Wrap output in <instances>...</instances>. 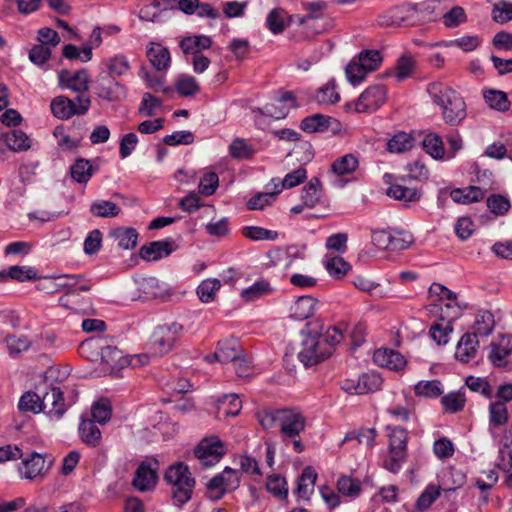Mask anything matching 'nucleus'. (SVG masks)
Listing matches in <instances>:
<instances>
[{"instance_id":"603ef678","label":"nucleus","mask_w":512,"mask_h":512,"mask_svg":"<svg viewBox=\"0 0 512 512\" xmlns=\"http://www.w3.org/2000/svg\"><path fill=\"white\" fill-rule=\"evenodd\" d=\"M376 431L373 428L360 429L345 435L342 444L350 440H356L359 444L372 448L375 443Z\"/></svg>"},{"instance_id":"a878e982","label":"nucleus","mask_w":512,"mask_h":512,"mask_svg":"<svg viewBox=\"0 0 512 512\" xmlns=\"http://www.w3.org/2000/svg\"><path fill=\"white\" fill-rule=\"evenodd\" d=\"M211 44L212 40L210 37L206 35H194L184 37L180 41L179 47L184 54H192L195 56L196 54H201V51L210 48Z\"/></svg>"},{"instance_id":"ddd939ff","label":"nucleus","mask_w":512,"mask_h":512,"mask_svg":"<svg viewBox=\"0 0 512 512\" xmlns=\"http://www.w3.org/2000/svg\"><path fill=\"white\" fill-rule=\"evenodd\" d=\"M81 275H58L53 277H45L38 284V289L47 293H57L65 291L71 293L76 285L80 283Z\"/></svg>"},{"instance_id":"7ed1b4c3","label":"nucleus","mask_w":512,"mask_h":512,"mask_svg":"<svg viewBox=\"0 0 512 512\" xmlns=\"http://www.w3.org/2000/svg\"><path fill=\"white\" fill-rule=\"evenodd\" d=\"M165 480L172 485L173 499L178 506L189 501L195 486V480L191 476L188 466L183 463L170 466L165 473Z\"/></svg>"},{"instance_id":"4468645a","label":"nucleus","mask_w":512,"mask_h":512,"mask_svg":"<svg viewBox=\"0 0 512 512\" xmlns=\"http://www.w3.org/2000/svg\"><path fill=\"white\" fill-rule=\"evenodd\" d=\"M237 472L226 467L222 474L214 476L207 484V488L210 492V497L213 499H219L228 490L238 486L239 480L236 476Z\"/></svg>"},{"instance_id":"6e6d98bb","label":"nucleus","mask_w":512,"mask_h":512,"mask_svg":"<svg viewBox=\"0 0 512 512\" xmlns=\"http://www.w3.org/2000/svg\"><path fill=\"white\" fill-rule=\"evenodd\" d=\"M7 276L19 282L33 281L39 278L38 270L31 266H11L7 271Z\"/></svg>"},{"instance_id":"4be33fe9","label":"nucleus","mask_w":512,"mask_h":512,"mask_svg":"<svg viewBox=\"0 0 512 512\" xmlns=\"http://www.w3.org/2000/svg\"><path fill=\"white\" fill-rule=\"evenodd\" d=\"M478 349V338L474 334L465 333L456 345L455 358L462 363H468L476 357Z\"/></svg>"},{"instance_id":"69168bd1","label":"nucleus","mask_w":512,"mask_h":512,"mask_svg":"<svg viewBox=\"0 0 512 512\" xmlns=\"http://www.w3.org/2000/svg\"><path fill=\"white\" fill-rule=\"evenodd\" d=\"M111 405L107 399L95 402L91 409L93 421L99 424L107 423L111 418Z\"/></svg>"},{"instance_id":"f257e3e1","label":"nucleus","mask_w":512,"mask_h":512,"mask_svg":"<svg viewBox=\"0 0 512 512\" xmlns=\"http://www.w3.org/2000/svg\"><path fill=\"white\" fill-rule=\"evenodd\" d=\"M323 329V324L315 320L307 323L301 332L303 339L298 359L306 367L327 359L333 353L335 345L343 338L341 331L336 327H329L325 331Z\"/></svg>"},{"instance_id":"6ab92c4d","label":"nucleus","mask_w":512,"mask_h":512,"mask_svg":"<svg viewBox=\"0 0 512 512\" xmlns=\"http://www.w3.org/2000/svg\"><path fill=\"white\" fill-rule=\"evenodd\" d=\"M157 470L151 463L143 462L137 468L133 479V486L141 492L153 489L157 482Z\"/></svg>"},{"instance_id":"f704fd0d","label":"nucleus","mask_w":512,"mask_h":512,"mask_svg":"<svg viewBox=\"0 0 512 512\" xmlns=\"http://www.w3.org/2000/svg\"><path fill=\"white\" fill-rule=\"evenodd\" d=\"M110 236L123 249H132L137 244L138 235L132 228H116L110 233Z\"/></svg>"},{"instance_id":"dca6fc26","label":"nucleus","mask_w":512,"mask_h":512,"mask_svg":"<svg viewBox=\"0 0 512 512\" xmlns=\"http://www.w3.org/2000/svg\"><path fill=\"white\" fill-rule=\"evenodd\" d=\"M50 468V462H47L43 455L32 453L30 458L22 461L19 467L21 478L34 480L37 477H43Z\"/></svg>"},{"instance_id":"f3484780","label":"nucleus","mask_w":512,"mask_h":512,"mask_svg":"<svg viewBox=\"0 0 512 512\" xmlns=\"http://www.w3.org/2000/svg\"><path fill=\"white\" fill-rule=\"evenodd\" d=\"M97 95L107 101H121L126 96V88L120 82L101 77L96 82Z\"/></svg>"},{"instance_id":"774afa93","label":"nucleus","mask_w":512,"mask_h":512,"mask_svg":"<svg viewBox=\"0 0 512 512\" xmlns=\"http://www.w3.org/2000/svg\"><path fill=\"white\" fill-rule=\"evenodd\" d=\"M325 268L330 276L335 278H341L348 272L350 266L341 257H331L326 260Z\"/></svg>"},{"instance_id":"13d9d810","label":"nucleus","mask_w":512,"mask_h":512,"mask_svg":"<svg viewBox=\"0 0 512 512\" xmlns=\"http://www.w3.org/2000/svg\"><path fill=\"white\" fill-rule=\"evenodd\" d=\"M357 59L369 73L377 70L383 61L378 50H363L359 53Z\"/></svg>"},{"instance_id":"5701e85b","label":"nucleus","mask_w":512,"mask_h":512,"mask_svg":"<svg viewBox=\"0 0 512 512\" xmlns=\"http://www.w3.org/2000/svg\"><path fill=\"white\" fill-rule=\"evenodd\" d=\"M146 56L150 64L159 72L166 71L170 67V53L160 43L150 42L146 49Z\"/></svg>"},{"instance_id":"bb28decb","label":"nucleus","mask_w":512,"mask_h":512,"mask_svg":"<svg viewBox=\"0 0 512 512\" xmlns=\"http://www.w3.org/2000/svg\"><path fill=\"white\" fill-rule=\"evenodd\" d=\"M495 327L494 316L490 311L480 310L475 315V320L472 325V332L477 338L479 336H488L492 333Z\"/></svg>"},{"instance_id":"a18cd8bd","label":"nucleus","mask_w":512,"mask_h":512,"mask_svg":"<svg viewBox=\"0 0 512 512\" xmlns=\"http://www.w3.org/2000/svg\"><path fill=\"white\" fill-rule=\"evenodd\" d=\"M221 283L216 278L203 280L197 288V295L203 303H209L215 299Z\"/></svg>"},{"instance_id":"20e7f679","label":"nucleus","mask_w":512,"mask_h":512,"mask_svg":"<svg viewBox=\"0 0 512 512\" xmlns=\"http://www.w3.org/2000/svg\"><path fill=\"white\" fill-rule=\"evenodd\" d=\"M81 353L96 351L100 354V360L103 373H114L115 371L127 366L128 357L123 356L118 348L103 345L102 341H87L81 344Z\"/></svg>"},{"instance_id":"2eb2a0df","label":"nucleus","mask_w":512,"mask_h":512,"mask_svg":"<svg viewBox=\"0 0 512 512\" xmlns=\"http://www.w3.org/2000/svg\"><path fill=\"white\" fill-rule=\"evenodd\" d=\"M59 85L76 93H83L89 89L90 78L87 70L82 69L74 73L61 70L58 74Z\"/></svg>"},{"instance_id":"c85d7f7f","label":"nucleus","mask_w":512,"mask_h":512,"mask_svg":"<svg viewBox=\"0 0 512 512\" xmlns=\"http://www.w3.org/2000/svg\"><path fill=\"white\" fill-rule=\"evenodd\" d=\"M415 71V58L411 54L405 53L397 60L392 75L398 82H402L412 77Z\"/></svg>"},{"instance_id":"39448f33","label":"nucleus","mask_w":512,"mask_h":512,"mask_svg":"<svg viewBox=\"0 0 512 512\" xmlns=\"http://www.w3.org/2000/svg\"><path fill=\"white\" fill-rule=\"evenodd\" d=\"M182 331L183 326L176 322L158 326L150 338V345L154 354L164 355L171 351Z\"/></svg>"},{"instance_id":"c756f323","label":"nucleus","mask_w":512,"mask_h":512,"mask_svg":"<svg viewBox=\"0 0 512 512\" xmlns=\"http://www.w3.org/2000/svg\"><path fill=\"white\" fill-rule=\"evenodd\" d=\"M332 122H336L332 117L317 113L304 118L301 129L307 133L325 132L329 130Z\"/></svg>"},{"instance_id":"473e14b6","label":"nucleus","mask_w":512,"mask_h":512,"mask_svg":"<svg viewBox=\"0 0 512 512\" xmlns=\"http://www.w3.org/2000/svg\"><path fill=\"white\" fill-rule=\"evenodd\" d=\"M358 158L354 154H345L337 158L331 165V170L338 176L349 175L357 170Z\"/></svg>"},{"instance_id":"49530a36","label":"nucleus","mask_w":512,"mask_h":512,"mask_svg":"<svg viewBox=\"0 0 512 512\" xmlns=\"http://www.w3.org/2000/svg\"><path fill=\"white\" fill-rule=\"evenodd\" d=\"M414 145V139L405 132L395 134L387 143L388 151L392 153H403L410 150Z\"/></svg>"},{"instance_id":"8fccbe9b","label":"nucleus","mask_w":512,"mask_h":512,"mask_svg":"<svg viewBox=\"0 0 512 512\" xmlns=\"http://www.w3.org/2000/svg\"><path fill=\"white\" fill-rule=\"evenodd\" d=\"M175 89L180 95L189 97L198 93L200 86L195 77L183 74L178 77L175 83Z\"/></svg>"},{"instance_id":"0e129e2a","label":"nucleus","mask_w":512,"mask_h":512,"mask_svg":"<svg viewBox=\"0 0 512 512\" xmlns=\"http://www.w3.org/2000/svg\"><path fill=\"white\" fill-rule=\"evenodd\" d=\"M339 99L340 96L339 93L336 91V83L334 80L329 81L316 93V100L320 104H334L338 102Z\"/></svg>"},{"instance_id":"393cba45","label":"nucleus","mask_w":512,"mask_h":512,"mask_svg":"<svg viewBox=\"0 0 512 512\" xmlns=\"http://www.w3.org/2000/svg\"><path fill=\"white\" fill-rule=\"evenodd\" d=\"M216 408V417L222 420L229 416L238 415L242 408V402L236 394L225 395L217 401Z\"/></svg>"},{"instance_id":"a19ab883","label":"nucleus","mask_w":512,"mask_h":512,"mask_svg":"<svg viewBox=\"0 0 512 512\" xmlns=\"http://www.w3.org/2000/svg\"><path fill=\"white\" fill-rule=\"evenodd\" d=\"M6 145L12 151H23L30 148L29 137L22 130H11L4 135Z\"/></svg>"},{"instance_id":"6e6552de","label":"nucleus","mask_w":512,"mask_h":512,"mask_svg":"<svg viewBox=\"0 0 512 512\" xmlns=\"http://www.w3.org/2000/svg\"><path fill=\"white\" fill-rule=\"evenodd\" d=\"M227 447L217 436L204 438L195 448V456L203 467H212L226 454Z\"/></svg>"},{"instance_id":"7c9ffc66","label":"nucleus","mask_w":512,"mask_h":512,"mask_svg":"<svg viewBox=\"0 0 512 512\" xmlns=\"http://www.w3.org/2000/svg\"><path fill=\"white\" fill-rule=\"evenodd\" d=\"M317 479V474L311 467H306L297 483L296 493L299 498L309 500L314 492V486Z\"/></svg>"},{"instance_id":"e2e57ef3","label":"nucleus","mask_w":512,"mask_h":512,"mask_svg":"<svg viewBox=\"0 0 512 512\" xmlns=\"http://www.w3.org/2000/svg\"><path fill=\"white\" fill-rule=\"evenodd\" d=\"M337 489L342 495L356 497L360 494L361 484L350 476H341L337 481Z\"/></svg>"},{"instance_id":"72a5a7b5","label":"nucleus","mask_w":512,"mask_h":512,"mask_svg":"<svg viewBox=\"0 0 512 512\" xmlns=\"http://www.w3.org/2000/svg\"><path fill=\"white\" fill-rule=\"evenodd\" d=\"M17 407L22 413H41L40 392L37 389L35 391L25 392L20 397Z\"/></svg>"},{"instance_id":"9b49d317","label":"nucleus","mask_w":512,"mask_h":512,"mask_svg":"<svg viewBox=\"0 0 512 512\" xmlns=\"http://www.w3.org/2000/svg\"><path fill=\"white\" fill-rule=\"evenodd\" d=\"M417 9L410 5L398 6L380 15L377 22L382 27H400L413 25L412 18Z\"/></svg>"},{"instance_id":"f8f14e48","label":"nucleus","mask_w":512,"mask_h":512,"mask_svg":"<svg viewBox=\"0 0 512 512\" xmlns=\"http://www.w3.org/2000/svg\"><path fill=\"white\" fill-rule=\"evenodd\" d=\"M176 9V0H153L139 10V18L149 22H162L170 10Z\"/></svg>"},{"instance_id":"0eeeda50","label":"nucleus","mask_w":512,"mask_h":512,"mask_svg":"<svg viewBox=\"0 0 512 512\" xmlns=\"http://www.w3.org/2000/svg\"><path fill=\"white\" fill-rule=\"evenodd\" d=\"M37 390L40 392L41 412L51 418L60 419L67 410L62 390L46 384L37 386Z\"/></svg>"},{"instance_id":"a211bd4d","label":"nucleus","mask_w":512,"mask_h":512,"mask_svg":"<svg viewBox=\"0 0 512 512\" xmlns=\"http://www.w3.org/2000/svg\"><path fill=\"white\" fill-rule=\"evenodd\" d=\"M318 307V300L312 296L298 297L289 308V317L297 321H303L313 316Z\"/></svg>"},{"instance_id":"79ce46f5","label":"nucleus","mask_w":512,"mask_h":512,"mask_svg":"<svg viewBox=\"0 0 512 512\" xmlns=\"http://www.w3.org/2000/svg\"><path fill=\"white\" fill-rule=\"evenodd\" d=\"M272 292V287L270 283L266 280H260L253 283L246 289L241 291V297L247 301L252 302L255 301L265 295H268Z\"/></svg>"},{"instance_id":"f03ea898","label":"nucleus","mask_w":512,"mask_h":512,"mask_svg":"<svg viewBox=\"0 0 512 512\" xmlns=\"http://www.w3.org/2000/svg\"><path fill=\"white\" fill-rule=\"evenodd\" d=\"M427 92L434 104L439 106L445 123L456 126L466 117V103L454 89L442 82L430 83Z\"/></svg>"},{"instance_id":"bf43d9fd","label":"nucleus","mask_w":512,"mask_h":512,"mask_svg":"<svg viewBox=\"0 0 512 512\" xmlns=\"http://www.w3.org/2000/svg\"><path fill=\"white\" fill-rule=\"evenodd\" d=\"M286 18L287 14L283 9H273L266 19L268 29L274 34L281 33L287 26Z\"/></svg>"},{"instance_id":"9d476101","label":"nucleus","mask_w":512,"mask_h":512,"mask_svg":"<svg viewBox=\"0 0 512 512\" xmlns=\"http://www.w3.org/2000/svg\"><path fill=\"white\" fill-rule=\"evenodd\" d=\"M386 98L387 91L383 85H371L358 97L354 103V110L357 113L373 112L384 104Z\"/></svg>"},{"instance_id":"412c9836","label":"nucleus","mask_w":512,"mask_h":512,"mask_svg":"<svg viewBox=\"0 0 512 512\" xmlns=\"http://www.w3.org/2000/svg\"><path fill=\"white\" fill-rule=\"evenodd\" d=\"M511 354L512 335H502L491 343V351L488 358L494 366L501 367L506 365V358Z\"/></svg>"},{"instance_id":"864d4df0","label":"nucleus","mask_w":512,"mask_h":512,"mask_svg":"<svg viewBox=\"0 0 512 512\" xmlns=\"http://www.w3.org/2000/svg\"><path fill=\"white\" fill-rule=\"evenodd\" d=\"M70 173L72 178L78 183H86L93 174L92 165L88 160L78 159L71 166Z\"/></svg>"},{"instance_id":"2f4dec72","label":"nucleus","mask_w":512,"mask_h":512,"mask_svg":"<svg viewBox=\"0 0 512 512\" xmlns=\"http://www.w3.org/2000/svg\"><path fill=\"white\" fill-rule=\"evenodd\" d=\"M94 422L95 421L90 419H82L79 425V434L85 444L96 447L99 445L102 435L100 429Z\"/></svg>"},{"instance_id":"680f3d73","label":"nucleus","mask_w":512,"mask_h":512,"mask_svg":"<svg viewBox=\"0 0 512 512\" xmlns=\"http://www.w3.org/2000/svg\"><path fill=\"white\" fill-rule=\"evenodd\" d=\"M345 74L349 83L355 86L363 82L369 72L364 69L357 58H354L346 66Z\"/></svg>"},{"instance_id":"052dcab7","label":"nucleus","mask_w":512,"mask_h":512,"mask_svg":"<svg viewBox=\"0 0 512 512\" xmlns=\"http://www.w3.org/2000/svg\"><path fill=\"white\" fill-rule=\"evenodd\" d=\"M242 234L246 238L253 241L270 240L274 241L278 238V232L268 230L258 226H247L242 229Z\"/></svg>"},{"instance_id":"37998d69","label":"nucleus","mask_w":512,"mask_h":512,"mask_svg":"<svg viewBox=\"0 0 512 512\" xmlns=\"http://www.w3.org/2000/svg\"><path fill=\"white\" fill-rule=\"evenodd\" d=\"M414 393L419 397L436 398L443 393V386L439 380L419 381L414 386Z\"/></svg>"},{"instance_id":"3c124183","label":"nucleus","mask_w":512,"mask_h":512,"mask_svg":"<svg viewBox=\"0 0 512 512\" xmlns=\"http://www.w3.org/2000/svg\"><path fill=\"white\" fill-rule=\"evenodd\" d=\"M509 420L508 410L501 401H495L489 405V424L497 427L505 425Z\"/></svg>"},{"instance_id":"b1692460","label":"nucleus","mask_w":512,"mask_h":512,"mask_svg":"<svg viewBox=\"0 0 512 512\" xmlns=\"http://www.w3.org/2000/svg\"><path fill=\"white\" fill-rule=\"evenodd\" d=\"M243 348L234 338L224 339L218 342L213 357L221 363H228L238 359L242 355Z\"/></svg>"},{"instance_id":"de8ad7c7","label":"nucleus","mask_w":512,"mask_h":512,"mask_svg":"<svg viewBox=\"0 0 512 512\" xmlns=\"http://www.w3.org/2000/svg\"><path fill=\"white\" fill-rule=\"evenodd\" d=\"M5 345L9 355L17 357L19 354L30 348L31 342L24 335H9L5 338Z\"/></svg>"},{"instance_id":"ea45409f","label":"nucleus","mask_w":512,"mask_h":512,"mask_svg":"<svg viewBox=\"0 0 512 512\" xmlns=\"http://www.w3.org/2000/svg\"><path fill=\"white\" fill-rule=\"evenodd\" d=\"M425 151L434 159H444L445 148L441 137L436 133H429L422 142Z\"/></svg>"},{"instance_id":"423d86ee","label":"nucleus","mask_w":512,"mask_h":512,"mask_svg":"<svg viewBox=\"0 0 512 512\" xmlns=\"http://www.w3.org/2000/svg\"><path fill=\"white\" fill-rule=\"evenodd\" d=\"M91 105L89 97L79 95L77 103L66 96L55 97L50 104L51 112L58 119H69L74 115H84Z\"/></svg>"},{"instance_id":"c9c22d12","label":"nucleus","mask_w":512,"mask_h":512,"mask_svg":"<svg viewBox=\"0 0 512 512\" xmlns=\"http://www.w3.org/2000/svg\"><path fill=\"white\" fill-rule=\"evenodd\" d=\"M450 196L456 203L470 204L481 200L484 193L479 187L470 186L464 189H454L451 191Z\"/></svg>"},{"instance_id":"58836bf2","label":"nucleus","mask_w":512,"mask_h":512,"mask_svg":"<svg viewBox=\"0 0 512 512\" xmlns=\"http://www.w3.org/2000/svg\"><path fill=\"white\" fill-rule=\"evenodd\" d=\"M321 182L318 178L313 177L308 184L303 187L302 201L308 208H313L320 201Z\"/></svg>"},{"instance_id":"e433bc0d","label":"nucleus","mask_w":512,"mask_h":512,"mask_svg":"<svg viewBox=\"0 0 512 512\" xmlns=\"http://www.w3.org/2000/svg\"><path fill=\"white\" fill-rule=\"evenodd\" d=\"M386 194L394 198L395 200L405 201V202H414L420 199L421 192L412 187H406L399 184L391 185Z\"/></svg>"},{"instance_id":"5fc2aeb1","label":"nucleus","mask_w":512,"mask_h":512,"mask_svg":"<svg viewBox=\"0 0 512 512\" xmlns=\"http://www.w3.org/2000/svg\"><path fill=\"white\" fill-rule=\"evenodd\" d=\"M484 99L487 105L498 111H507L510 103L506 93L499 90H488L484 92Z\"/></svg>"},{"instance_id":"aec40b11","label":"nucleus","mask_w":512,"mask_h":512,"mask_svg":"<svg viewBox=\"0 0 512 512\" xmlns=\"http://www.w3.org/2000/svg\"><path fill=\"white\" fill-rule=\"evenodd\" d=\"M373 361L381 367L393 371H401L406 366V360L398 351L381 348L374 352Z\"/></svg>"},{"instance_id":"c03bdc74","label":"nucleus","mask_w":512,"mask_h":512,"mask_svg":"<svg viewBox=\"0 0 512 512\" xmlns=\"http://www.w3.org/2000/svg\"><path fill=\"white\" fill-rule=\"evenodd\" d=\"M358 378L360 382L359 390L361 395L378 391L381 389L383 384L381 375L375 371L363 373Z\"/></svg>"},{"instance_id":"4c0bfd02","label":"nucleus","mask_w":512,"mask_h":512,"mask_svg":"<svg viewBox=\"0 0 512 512\" xmlns=\"http://www.w3.org/2000/svg\"><path fill=\"white\" fill-rule=\"evenodd\" d=\"M120 207L108 200H96L90 206V213L94 217L113 218L120 213Z\"/></svg>"},{"instance_id":"1a4fd4ad","label":"nucleus","mask_w":512,"mask_h":512,"mask_svg":"<svg viewBox=\"0 0 512 512\" xmlns=\"http://www.w3.org/2000/svg\"><path fill=\"white\" fill-rule=\"evenodd\" d=\"M306 419L298 409H280L278 427L283 438H295L304 431Z\"/></svg>"},{"instance_id":"cd10ccee","label":"nucleus","mask_w":512,"mask_h":512,"mask_svg":"<svg viewBox=\"0 0 512 512\" xmlns=\"http://www.w3.org/2000/svg\"><path fill=\"white\" fill-rule=\"evenodd\" d=\"M172 252L170 241H154L140 249V255L146 260H159L167 257Z\"/></svg>"},{"instance_id":"4d7b16f0","label":"nucleus","mask_w":512,"mask_h":512,"mask_svg":"<svg viewBox=\"0 0 512 512\" xmlns=\"http://www.w3.org/2000/svg\"><path fill=\"white\" fill-rule=\"evenodd\" d=\"M465 395L461 391L450 392L441 398V404L446 412L456 413L465 405Z\"/></svg>"},{"instance_id":"338daca9","label":"nucleus","mask_w":512,"mask_h":512,"mask_svg":"<svg viewBox=\"0 0 512 512\" xmlns=\"http://www.w3.org/2000/svg\"><path fill=\"white\" fill-rule=\"evenodd\" d=\"M139 76L145 81L146 86L154 92L169 94L172 91L170 87L164 86V80L161 77L149 73L146 68L140 69Z\"/></svg>"},{"instance_id":"09e8293b","label":"nucleus","mask_w":512,"mask_h":512,"mask_svg":"<svg viewBox=\"0 0 512 512\" xmlns=\"http://www.w3.org/2000/svg\"><path fill=\"white\" fill-rule=\"evenodd\" d=\"M105 66L110 74L115 76H123L130 69L128 58L123 54H116L105 61Z\"/></svg>"}]
</instances>
